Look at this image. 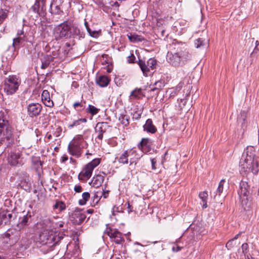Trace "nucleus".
Segmentation results:
<instances>
[{"instance_id":"nucleus-10","label":"nucleus","mask_w":259,"mask_h":259,"mask_svg":"<svg viewBox=\"0 0 259 259\" xmlns=\"http://www.w3.org/2000/svg\"><path fill=\"white\" fill-rule=\"evenodd\" d=\"M100 163L99 158H95L87 164L84 168L81 171L78 176L80 180L89 179L92 176L93 169Z\"/></svg>"},{"instance_id":"nucleus-56","label":"nucleus","mask_w":259,"mask_h":259,"mask_svg":"<svg viewBox=\"0 0 259 259\" xmlns=\"http://www.w3.org/2000/svg\"><path fill=\"white\" fill-rule=\"evenodd\" d=\"M150 91L151 92H154L156 91V94H157L159 92V89L158 88H157V87H153V88H152L150 89Z\"/></svg>"},{"instance_id":"nucleus-21","label":"nucleus","mask_w":259,"mask_h":259,"mask_svg":"<svg viewBox=\"0 0 259 259\" xmlns=\"http://www.w3.org/2000/svg\"><path fill=\"white\" fill-rule=\"evenodd\" d=\"M196 48L206 49L208 46V39L206 37H200L196 40Z\"/></svg>"},{"instance_id":"nucleus-25","label":"nucleus","mask_w":259,"mask_h":259,"mask_svg":"<svg viewBox=\"0 0 259 259\" xmlns=\"http://www.w3.org/2000/svg\"><path fill=\"white\" fill-rule=\"evenodd\" d=\"M151 145L150 140L148 138H143L141 140L139 148L143 152H147V148H149Z\"/></svg>"},{"instance_id":"nucleus-54","label":"nucleus","mask_w":259,"mask_h":259,"mask_svg":"<svg viewBox=\"0 0 259 259\" xmlns=\"http://www.w3.org/2000/svg\"><path fill=\"white\" fill-rule=\"evenodd\" d=\"M119 211V210H118V207H116V206H114L112 208V214L115 215L116 214V212Z\"/></svg>"},{"instance_id":"nucleus-53","label":"nucleus","mask_w":259,"mask_h":259,"mask_svg":"<svg viewBox=\"0 0 259 259\" xmlns=\"http://www.w3.org/2000/svg\"><path fill=\"white\" fill-rule=\"evenodd\" d=\"M102 192V194L101 195V197L103 196L104 198H106L108 196L109 194V191H101Z\"/></svg>"},{"instance_id":"nucleus-28","label":"nucleus","mask_w":259,"mask_h":259,"mask_svg":"<svg viewBox=\"0 0 259 259\" xmlns=\"http://www.w3.org/2000/svg\"><path fill=\"white\" fill-rule=\"evenodd\" d=\"M13 234V232L12 230H8L5 234V237L6 238H8L9 239L10 241V244L12 245L13 244H14L15 242L17 241V240L19 239V236L16 235L14 237V240L13 241V239L12 237H11V236Z\"/></svg>"},{"instance_id":"nucleus-60","label":"nucleus","mask_w":259,"mask_h":259,"mask_svg":"<svg viewBox=\"0 0 259 259\" xmlns=\"http://www.w3.org/2000/svg\"><path fill=\"white\" fill-rule=\"evenodd\" d=\"M240 233L237 234V235H236L234 237V238H233V239H234V240H235V239H237V238H238V237H239V236H240Z\"/></svg>"},{"instance_id":"nucleus-7","label":"nucleus","mask_w":259,"mask_h":259,"mask_svg":"<svg viewBox=\"0 0 259 259\" xmlns=\"http://www.w3.org/2000/svg\"><path fill=\"white\" fill-rule=\"evenodd\" d=\"M0 140L10 143L13 140L12 129L8 120L0 119Z\"/></svg>"},{"instance_id":"nucleus-57","label":"nucleus","mask_w":259,"mask_h":259,"mask_svg":"<svg viewBox=\"0 0 259 259\" xmlns=\"http://www.w3.org/2000/svg\"><path fill=\"white\" fill-rule=\"evenodd\" d=\"M56 4L57 5H60L62 3V0H53V2L51 4V6L54 4Z\"/></svg>"},{"instance_id":"nucleus-41","label":"nucleus","mask_w":259,"mask_h":259,"mask_svg":"<svg viewBox=\"0 0 259 259\" xmlns=\"http://www.w3.org/2000/svg\"><path fill=\"white\" fill-rule=\"evenodd\" d=\"M197 231L199 234H201L204 232V227L201 223H199L195 227V231Z\"/></svg>"},{"instance_id":"nucleus-59","label":"nucleus","mask_w":259,"mask_h":259,"mask_svg":"<svg viewBox=\"0 0 259 259\" xmlns=\"http://www.w3.org/2000/svg\"><path fill=\"white\" fill-rule=\"evenodd\" d=\"M87 30L89 34H90V32H91V29L90 28L89 26L86 27Z\"/></svg>"},{"instance_id":"nucleus-39","label":"nucleus","mask_w":259,"mask_h":259,"mask_svg":"<svg viewBox=\"0 0 259 259\" xmlns=\"http://www.w3.org/2000/svg\"><path fill=\"white\" fill-rule=\"evenodd\" d=\"M88 111L92 115H94L98 113L99 109L93 105H89Z\"/></svg>"},{"instance_id":"nucleus-15","label":"nucleus","mask_w":259,"mask_h":259,"mask_svg":"<svg viewBox=\"0 0 259 259\" xmlns=\"http://www.w3.org/2000/svg\"><path fill=\"white\" fill-rule=\"evenodd\" d=\"M53 219L50 218H45L42 220L40 222L37 223L36 225L38 228L43 229L47 231L53 232Z\"/></svg>"},{"instance_id":"nucleus-58","label":"nucleus","mask_w":259,"mask_h":259,"mask_svg":"<svg viewBox=\"0 0 259 259\" xmlns=\"http://www.w3.org/2000/svg\"><path fill=\"white\" fill-rule=\"evenodd\" d=\"M68 160V157L66 155H64L61 157V161L62 162H65Z\"/></svg>"},{"instance_id":"nucleus-40","label":"nucleus","mask_w":259,"mask_h":259,"mask_svg":"<svg viewBox=\"0 0 259 259\" xmlns=\"http://www.w3.org/2000/svg\"><path fill=\"white\" fill-rule=\"evenodd\" d=\"M28 218L27 216H24L21 221L18 224V227L22 229L23 226L27 225Z\"/></svg>"},{"instance_id":"nucleus-50","label":"nucleus","mask_w":259,"mask_h":259,"mask_svg":"<svg viewBox=\"0 0 259 259\" xmlns=\"http://www.w3.org/2000/svg\"><path fill=\"white\" fill-rule=\"evenodd\" d=\"M81 186L80 185H75L74 189V191L77 193L80 192L81 191Z\"/></svg>"},{"instance_id":"nucleus-62","label":"nucleus","mask_w":259,"mask_h":259,"mask_svg":"<svg viewBox=\"0 0 259 259\" xmlns=\"http://www.w3.org/2000/svg\"><path fill=\"white\" fill-rule=\"evenodd\" d=\"M134 245H140V246H143V245H142L141 244H140V243H138V242H135V243H134Z\"/></svg>"},{"instance_id":"nucleus-46","label":"nucleus","mask_w":259,"mask_h":259,"mask_svg":"<svg viewBox=\"0 0 259 259\" xmlns=\"http://www.w3.org/2000/svg\"><path fill=\"white\" fill-rule=\"evenodd\" d=\"M61 132H62V128L60 127H58L56 129V131L54 133V135L56 137H58L60 136Z\"/></svg>"},{"instance_id":"nucleus-63","label":"nucleus","mask_w":259,"mask_h":259,"mask_svg":"<svg viewBox=\"0 0 259 259\" xmlns=\"http://www.w3.org/2000/svg\"><path fill=\"white\" fill-rule=\"evenodd\" d=\"M51 137H52L51 135H48V136H47V138H48V139H51Z\"/></svg>"},{"instance_id":"nucleus-6","label":"nucleus","mask_w":259,"mask_h":259,"mask_svg":"<svg viewBox=\"0 0 259 259\" xmlns=\"http://www.w3.org/2000/svg\"><path fill=\"white\" fill-rule=\"evenodd\" d=\"M21 83L19 78L15 75L9 76L5 79L4 90L7 95H12L18 90Z\"/></svg>"},{"instance_id":"nucleus-5","label":"nucleus","mask_w":259,"mask_h":259,"mask_svg":"<svg viewBox=\"0 0 259 259\" xmlns=\"http://www.w3.org/2000/svg\"><path fill=\"white\" fill-rule=\"evenodd\" d=\"M190 57L188 52L180 50L177 52H168L166 55L167 62L175 66L180 65L181 62L186 61Z\"/></svg>"},{"instance_id":"nucleus-35","label":"nucleus","mask_w":259,"mask_h":259,"mask_svg":"<svg viewBox=\"0 0 259 259\" xmlns=\"http://www.w3.org/2000/svg\"><path fill=\"white\" fill-rule=\"evenodd\" d=\"M90 195L88 192H84L82 194V200H79V203L80 205H84L86 203L87 201L90 198Z\"/></svg>"},{"instance_id":"nucleus-8","label":"nucleus","mask_w":259,"mask_h":259,"mask_svg":"<svg viewBox=\"0 0 259 259\" xmlns=\"http://www.w3.org/2000/svg\"><path fill=\"white\" fill-rule=\"evenodd\" d=\"M7 161L10 165L18 167L22 166L26 162L22 153L18 150L11 151L8 155Z\"/></svg>"},{"instance_id":"nucleus-11","label":"nucleus","mask_w":259,"mask_h":259,"mask_svg":"<svg viewBox=\"0 0 259 259\" xmlns=\"http://www.w3.org/2000/svg\"><path fill=\"white\" fill-rule=\"evenodd\" d=\"M156 60L153 58L149 59L147 62L139 59L138 65L144 76H147L153 73V70L156 67Z\"/></svg>"},{"instance_id":"nucleus-19","label":"nucleus","mask_w":259,"mask_h":259,"mask_svg":"<svg viewBox=\"0 0 259 259\" xmlns=\"http://www.w3.org/2000/svg\"><path fill=\"white\" fill-rule=\"evenodd\" d=\"M238 194L240 197H247L249 194L248 185L246 182L241 181L240 183V189Z\"/></svg>"},{"instance_id":"nucleus-17","label":"nucleus","mask_w":259,"mask_h":259,"mask_svg":"<svg viewBox=\"0 0 259 259\" xmlns=\"http://www.w3.org/2000/svg\"><path fill=\"white\" fill-rule=\"evenodd\" d=\"M27 110L30 116H36L40 112L41 106L38 103H32L28 105Z\"/></svg>"},{"instance_id":"nucleus-55","label":"nucleus","mask_w":259,"mask_h":259,"mask_svg":"<svg viewBox=\"0 0 259 259\" xmlns=\"http://www.w3.org/2000/svg\"><path fill=\"white\" fill-rule=\"evenodd\" d=\"M73 33L75 34H78L80 33V30L76 27H73Z\"/></svg>"},{"instance_id":"nucleus-30","label":"nucleus","mask_w":259,"mask_h":259,"mask_svg":"<svg viewBox=\"0 0 259 259\" xmlns=\"http://www.w3.org/2000/svg\"><path fill=\"white\" fill-rule=\"evenodd\" d=\"M118 120L124 126L129 124V117L127 115L120 114L118 117Z\"/></svg>"},{"instance_id":"nucleus-42","label":"nucleus","mask_w":259,"mask_h":259,"mask_svg":"<svg viewBox=\"0 0 259 259\" xmlns=\"http://www.w3.org/2000/svg\"><path fill=\"white\" fill-rule=\"evenodd\" d=\"M100 31L92 30L91 32H90L89 35L93 37L97 38L100 35Z\"/></svg>"},{"instance_id":"nucleus-27","label":"nucleus","mask_w":259,"mask_h":259,"mask_svg":"<svg viewBox=\"0 0 259 259\" xmlns=\"http://www.w3.org/2000/svg\"><path fill=\"white\" fill-rule=\"evenodd\" d=\"M199 198L201 200L202 202V208H206L207 207V198H208V194L206 191H202L199 193Z\"/></svg>"},{"instance_id":"nucleus-18","label":"nucleus","mask_w":259,"mask_h":259,"mask_svg":"<svg viewBox=\"0 0 259 259\" xmlns=\"http://www.w3.org/2000/svg\"><path fill=\"white\" fill-rule=\"evenodd\" d=\"M41 100L46 106L51 107L54 105L53 102L50 99V93L47 90H44L42 92Z\"/></svg>"},{"instance_id":"nucleus-52","label":"nucleus","mask_w":259,"mask_h":259,"mask_svg":"<svg viewBox=\"0 0 259 259\" xmlns=\"http://www.w3.org/2000/svg\"><path fill=\"white\" fill-rule=\"evenodd\" d=\"M73 107L76 109L78 107H83V105L80 102H75L73 104Z\"/></svg>"},{"instance_id":"nucleus-23","label":"nucleus","mask_w":259,"mask_h":259,"mask_svg":"<svg viewBox=\"0 0 259 259\" xmlns=\"http://www.w3.org/2000/svg\"><path fill=\"white\" fill-rule=\"evenodd\" d=\"M104 177L101 175H98L94 177L91 182V185L95 188H98L101 186L104 181Z\"/></svg>"},{"instance_id":"nucleus-33","label":"nucleus","mask_w":259,"mask_h":259,"mask_svg":"<svg viewBox=\"0 0 259 259\" xmlns=\"http://www.w3.org/2000/svg\"><path fill=\"white\" fill-rule=\"evenodd\" d=\"M87 122V119L84 118H81L78 119L74 120L72 123L68 125V127L72 128L74 126H77L79 125L81 123H85Z\"/></svg>"},{"instance_id":"nucleus-9","label":"nucleus","mask_w":259,"mask_h":259,"mask_svg":"<svg viewBox=\"0 0 259 259\" xmlns=\"http://www.w3.org/2000/svg\"><path fill=\"white\" fill-rule=\"evenodd\" d=\"M71 27L68 22H64L54 28V35L56 39L70 37Z\"/></svg>"},{"instance_id":"nucleus-4","label":"nucleus","mask_w":259,"mask_h":259,"mask_svg":"<svg viewBox=\"0 0 259 259\" xmlns=\"http://www.w3.org/2000/svg\"><path fill=\"white\" fill-rule=\"evenodd\" d=\"M62 238L56 233L50 232L41 233L39 236L38 241L42 245H46L49 248H52L58 243Z\"/></svg>"},{"instance_id":"nucleus-22","label":"nucleus","mask_w":259,"mask_h":259,"mask_svg":"<svg viewBox=\"0 0 259 259\" xmlns=\"http://www.w3.org/2000/svg\"><path fill=\"white\" fill-rule=\"evenodd\" d=\"M143 127L144 131L151 134H154L157 131L156 127L153 124L152 121L151 119L147 120Z\"/></svg>"},{"instance_id":"nucleus-31","label":"nucleus","mask_w":259,"mask_h":259,"mask_svg":"<svg viewBox=\"0 0 259 259\" xmlns=\"http://www.w3.org/2000/svg\"><path fill=\"white\" fill-rule=\"evenodd\" d=\"M53 208L54 209H57L59 211H62L66 209V205L62 201H57L53 206Z\"/></svg>"},{"instance_id":"nucleus-29","label":"nucleus","mask_w":259,"mask_h":259,"mask_svg":"<svg viewBox=\"0 0 259 259\" xmlns=\"http://www.w3.org/2000/svg\"><path fill=\"white\" fill-rule=\"evenodd\" d=\"M25 41V39L22 38L21 37H17L16 38H14L12 46L9 48L8 51H15L16 50V46L19 45L22 41Z\"/></svg>"},{"instance_id":"nucleus-44","label":"nucleus","mask_w":259,"mask_h":259,"mask_svg":"<svg viewBox=\"0 0 259 259\" xmlns=\"http://www.w3.org/2000/svg\"><path fill=\"white\" fill-rule=\"evenodd\" d=\"M234 239H231L228 241L226 243V246L228 249H230L234 246Z\"/></svg>"},{"instance_id":"nucleus-36","label":"nucleus","mask_w":259,"mask_h":259,"mask_svg":"<svg viewBox=\"0 0 259 259\" xmlns=\"http://www.w3.org/2000/svg\"><path fill=\"white\" fill-rule=\"evenodd\" d=\"M225 180L222 179V180H221L219 184V186L217 190V192L218 193L219 195H221V194L223 191L224 185L225 184Z\"/></svg>"},{"instance_id":"nucleus-16","label":"nucleus","mask_w":259,"mask_h":259,"mask_svg":"<svg viewBox=\"0 0 259 259\" xmlns=\"http://www.w3.org/2000/svg\"><path fill=\"white\" fill-rule=\"evenodd\" d=\"M34 12L39 16H42L46 10L45 0H36L35 4L32 7Z\"/></svg>"},{"instance_id":"nucleus-3","label":"nucleus","mask_w":259,"mask_h":259,"mask_svg":"<svg viewBox=\"0 0 259 259\" xmlns=\"http://www.w3.org/2000/svg\"><path fill=\"white\" fill-rule=\"evenodd\" d=\"M240 166L244 171H253L257 167V161L255 159L254 151L252 147H247L246 150V157L240 162Z\"/></svg>"},{"instance_id":"nucleus-51","label":"nucleus","mask_w":259,"mask_h":259,"mask_svg":"<svg viewBox=\"0 0 259 259\" xmlns=\"http://www.w3.org/2000/svg\"><path fill=\"white\" fill-rule=\"evenodd\" d=\"M181 249V247L177 246V245H174L172 247V250L174 252H178L180 251Z\"/></svg>"},{"instance_id":"nucleus-24","label":"nucleus","mask_w":259,"mask_h":259,"mask_svg":"<svg viewBox=\"0 0 259 259\" xmlns=\"http://www.w3.org/2000/svg\"><path fill=\"white\" fill-rule=\"evenodd\" d=\"M110 81L107 76L102 75L99 76L96 80L97 83L101 87H105L108 85Z\"/></svg>"},{"instance_id":"nucleus-38","label":"nucleus","mask_w":259,"mask_h":259,"mask_svg":"<svg viewBox=\"0 0 259 259\" xmlns=\"http://www.w3.org/2000/svg\"><path fill=\"white\" fill-rule=\"evenodd\" d=\"M56 220V219H53V229H55V230L57 229L62 227L64 225V222H63L62 221H60V222L55 221Z\"/></svg>"},{"instance_id":"nucleus-64","label":"nucleus","mask_w":259,"mask_h":259,"mask_svg":"<svg viewBox=\"0 0 259 259\" xmlns=\"http://www.w3.org/2000/svg\"><path fill=\"white\" fill-rule=\"evenodd\" d=\"M158 83H161V82H156L155 83V85H157V84H158Z\"/></svg>"},{"instance_id":"nucleus-45","label":"nucleus","mask_w":259,"mask_h":259,"mask_svg":"<svg viewBox=\"0 0 259 259\" xmlns=\"http://www.w3.org/2000/svg\"><path fill=\"white\" fill-rule=\"evenodd\" d=\"M135 59L136 57L133 53L127 57V61L129 63H134Z\"/></svg>"},{"instance_id":"nucleus-37","label":"nucleus","mask_w":259,"mask_h":259,"mask_svg":"<svg viewBox=\"0 0 259 259\" xmlns=\"http://www.w3.org/2000/svg\"><path fill=\"white\" fill-rule=\"evenodd\" d=\"M102 192L101 191H98L94 193L93 197V202L97 203L100 200Z\"/></svg>"},{"instance_id":"nucleus-47","label":"nucleus","mask_w":259,"mask_h":259,"mask_svg":"<svg viewBox=\"0 0 259 259\" xmlns=\"http://www.w3.org/2000/svg\"><path fill=\"white\" fill-rule=\"evenodd\" d=\"M17 37H22V38L25 39V36L24 34V31L22 29L19 30L17 32Z\"/></svg>"},{"instance_id":"nucleus-43","label":"nucleus","mask_w":259,"mask_h":259,"mask_svg":"<svg viewBox=\"0 0 259 259\" xmlns=\"http://www.w3.org/2000/svg\"><path fill=\"white\" fill-rule=\"evenodd\" d=\"M241 248H242V250L243 253L244 254V255H246V254L247 252L248 248V244L247 243H243L242 245Z\"/></svg>"},{"instance_id":"nucleus-13","label":"nucleus","mask_w":259,"mask_h":259,"mask_svg":"<svg viewBox=\"0 0 259 259\" xmlns=\"http://www.w3.org/2000/svg\"><path fill=\"white\" fill-rule=\"evenodd\" d=\"M107 233L110 238L115 243L119 244L124 242V238L122 234L118 230L110 229Z\"/></svg>"},{"instance_id":"nucleus-32","label":"nucleus","mask_w":259,"mask_h":259,"mask_svg":"<svg viewBox=\"0 0 259 259\" xmlns=\"http://www.w3.org/2000/svg\"><path fill=\"white\" fill-rule=\"evenodd\" d=\"M143 96L141 89H136L132 92L131 97L132 98L140 99Z\"/></svg>"},{"instance_id":"nucleus-12","label":"nucleus","mask_w":259,"mask_h":259,"mask_svg":"<svg viewBox=\"0 0 259 259\" xmlns=\"http://www.w3.org/2000/svg\"><path fill=\"white\" fill-rule=\"evenodd\" d=\"M85 218L86 215L84 212L79 209H75L70 216V220L73 223L77 225L81 224Z\"/></svg>"},{"instance_id":"nucleus-48","label":"nucleus","mask_w":259,"mask_h":259,"mask_svg":"<svg viewBox=\"0 0 259 259\" xmlns=\"http://www.w3.org/2000/svg\"><path fill=\"white\" fill-rule=\"evenodd\" d=\"M50 61V60H47L45 62H42L41 68L44 69L47 68L49 66Z\"/></svg>"},{"instance_id":"nucleus-14","label":"nucleus","mask_w":259,"mask_h":259,"mask_svg":"<svg viewBox=\"0 0 259 259\" xmlns=\"http://www.w3.org/2000/svg\"><path fill=\"white\" fill-rule=\"evenodd\" d=\"M110 127V126L108 125L107 122H98L95 127L96 133L98 134L97 138L99 140H102L103 134Z\"/></svg>"},{"instance_id":"nucleus-26","label":"nucleus","mask_w":259,"mask_h":259,"mask_svg":"<svg viewBox=\"0 0 259 259\" xmlns=\"http://www.w3.org/2000/svg\"><path fill=\"white\" fill-rule=\"evenodd\" d=\"M127 37L130 41L133 43L137 42H142V41L144 40V38L143 37L135 33H129L127 34Z\"/></svg>"},{"instance_id":"nucleus-61","label":"nucleus","mask_w":259,"mask_h":259,"mask_svg":"<svg viewBox=\"0 0 259 259\" xmlns=\"http://www.w3.org/2000/svg\"><path fill=\"white\" fill-rule=\"evenodd\" d=\"M84 25L85 26V28L89 26L88 23L86 21H84Z\"/></svg>"},{"instance_id":"nucleus-1","label":"nucleus","mask_w":259,"mask_h":259,"mask_svg":"<svg viewBox=\"0 0 259 259\" xmlns=\"http://www.w3.org/2000/svg\"><path fill=\"white\" fill-rule=\"evenodd\" d=\"M87 143L83 140L82 135H77L71 140L68 146L69 153L76 157H79L82 149L87 147Z\"/></svg>"},{"instance_id":"nucleus-20","label":"nucleus","mask_w":259,"mask_h":259,"mask_svg":"<svg viewBox=\"0 0 259 259\" xmlns=\"http://www.w3.org/2000/svg\"><path fill=\"white\" fill-rule=\"evenodd\" d=\"M247 116V112L245 111H241L237 117V122L239 124H241V127L243 129L245 128L247 126L246 122Z\"/></svg>"},{"instance_id":"nucleus-34","label":"nucleus","mask_w":259,"mask_h":259,"mask_svg":"<svg viewBox=\"0 0 259 259\" xmlns=\"http://www.w3.org/2000/svg\"><path fill=\"white\" fill-rule=\"evenodd\" d=\"M8 12V11L6 9L0 10V24L2 23L7 18Z\"/></svg>"},{"instance_id":"nucleus-49","label":"nucleus","mask_w":259,"mask_h":259,"mask_svg":"<svg viewBox=\"0 0 259 259\" xmlns=\"http://www.w3.org/2000/svg\"><path fill=\"white\" fill-rule=\"evenodd\" d=\"M151 164H152V169L155 170L156 169V167L155 165H156V163L157 162L156 159L155 158L151 159Z\"/></svg>"},{"instance_id":"nucleus-2","label":"nucleus","mask_w":259,"mask_h":259,"mask_svg":"<svg viewBox=\"0 0 259 259\" xmlns=\"http://www.w3.org/2000/svg\"><path fill=\"white\" fill-rule=\"evenodd\" d=\"M140 158L136 150L134 149H128L123 152L118 158V161L122 164H129L133 168H135L138 160Z\"/></svg>"}]
</instances>
